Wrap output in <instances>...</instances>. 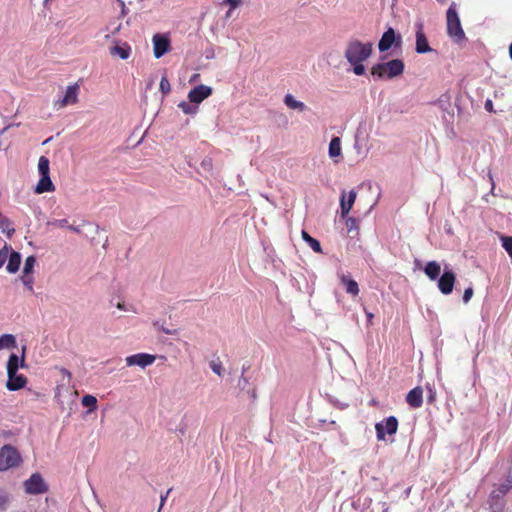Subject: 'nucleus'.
Segmentation results:
<instances>
[{
    "instance_id": "obj_24",
    "label": "nucleus",
    "mask_w": 512,
    "mask_h": 512,
    "mask_svg": "<svg viewBox=\"0 0 512 512\" xmlns=\"http://www.w3.org/2000/svg\"><path fill=\"white\" fill-rule=\"evenodd\" d=\"M16 346V337L13 334H3L0 337V351L4 349H14Z\"/></svg>"
},
{
    "instance_id": "obj_33",
    "label": "nucleus",
    "mask_w": 512,
    "mask_h": 512,
    "mask_svg": "<svg viewBox=\"0 0 512 512\" xmlns=\"http://www.w3.org/2000/svg\"><path fill=\"white\" fill-rule=\"evenodd\" d=\"M81 403L85 407H89L90 411L94 410L97 405V399L93 395H85L81 399Z\"/></svg>"
},
{
    "instance_id": "obj_51",
    "label": "nucleus",
    "mask_w": 512,
    "mask_h": 512,
    "mask_svg": "<svg viewBox=\"0 0 512 512\" xmlns=\"http://www.w3.org/2000/svg\"><path fill=\"white\" fill-rule=\"evenodd\" d=\"M117 308L120 309V310H124V311L128 310L126 308L125 304L124 303H120V302L117 304Z\"/></svg>"
},
{
    "instance_id": "obj_17",
    "label": "nucleus",
    "mask_w": 512,
    "mask_h": 512,
    "mask_svg": "<svg viewBox=\"0 0 512 512\" xmlns=\"http://www.w3.org/2000/svg\"><path fill=\"white\" fill-rule=\"evenodd\" d=\"M55 190V186L50 178V176H41L36 187L35 193L42 194L45 192H53Z\"/></svg>"
},
{
    "instance_id": "obj_12",
    "label": "nucleus",
    "mask_w": 512,
    "mask_h": 512,
    "mask_svg": "<svg viewBox=\"0 0 512 512\" xmlns=\"http://www.w3.org/2000/svg\"><path fill=\"white\" fill-rule=\"evenodd\" d=\"M170 50V41L169 39L161 34H156L153 36V52L155 58H161L165 53Z\"/></svg>"
},
{
    "instance_id": "obj_31",
    "label": "nucleus",
    "mask_w": 512,
    "mask_h": 512,
    "mask_svg": "<svg viewBox=\"0 0 512 512\" xmlns=\"http://www.w3.org/2000/svg\"><path fill=\"white\" fill-rule=\"evenodd\" d=\"M35 264H36V258H35V256H33V255L28 256V257L26 258V260H25L24 268H23L22 274L32 275Z\"/></svg>"
},
{
    "instance_id": "obj_35",
    "label": "nucleus",
    "mask_w": 512,
    "mask_h": 512,
    "mask_svg": "<svg viewBox=\"0 0 512 512\" xmlns=\"http://www.w3.org/2000/svg\"><path fill=\"white\" fill-rule=\"evenodd\" d=\"M46 225L47 226L57 227V228L68 227V219H66V218H64V219H52V220L47 221Z\"/></svg>"
},
{
    "instance_id": "obj_27",
    "label": "nucleus",
    "mask_w": 512,
    "mask_h": 512,
    "mask_svg": "<svg viewBox=\"0 0 512 512\" xmlns=\"http://www.w3.org/2000/svg\"><path fill=\"white\" fill-rule=\"evenodd\" d=\"M0 230L8 237H11L15 233L12 222L4 215L0 216Z\"/></svg>"
},
{
    "instance_id": "obj_6",
    "label": "nucleus",
    "mask_w": 512,
    "mask_h": 512,
    "mask_svg": "<svg viewBox=\"0 0 512 512\" xmlns=\"http://www.w3.org/2000/svg\"><path fill=\"white\" fill-rule=\"evenodd\" d=\"M402 44V36L399 33L389 27L382 35L379 43L378 49L380 52L388 51L393 45L395 48H399Z\"/></svg>"
},
{
    "instance_id": "obj_34",
    "label": "nucleus",
    "mask_w": 512,
    "mask_h": 512,
    "mask_svg": "<svg viewBox=\"0 0 512 512\" xmlns=\"http://www.w3.org/2000/svg\"><path fill=\"white\" fill-rule=\"evenodd\" d=\"M23 285L27 288V290L31 293L34 292L33 285H34V277L32 275L28 274H22L20 277Z\"/></svg>"
},
{
    "instance_id": "obj_43",
    "label": "nucleus",
    "mask_w": 512,
    "mask_h": 512,
    "mask_svg": "<svg viewBox=\"0 0 512 512\" xmlns=\"http://www.w3.org/2000/svg\"><path fill=\"white\" fill-rule=\"evenodd\" d=\"M8 258V251L7 249H3L0 251V268L3 266V264L6 262Z\"/></svg>"
},
{
    "instance_id": "obj_7",
    "label": "nucleus",
    "mask_w": 512,
    "mask_h": 512,
    "mask_svg": "<svg viewBox=\"0 0 512 512\" xmlns=\"http://www.w3.org/2000/svg\"><path fill=\"white\" fill-rule=\"evenodd\" d=\"M398 420L394 416L387 417L384 421L376 423L375 430L378 440H385V435H393L397 432Z\"/></svg>"
},
{
    "instance_id": "obj_36",
    "label": "nucleus",
    "mask_w": 512,
    "mask_h": 512,
    "mask_svg": "<svg viewBox=\"0 0 512 512\" xmlns=\"http://www.w3.org/2000/svg\"><path fill=\"white\" fill-rule=\"evenodd\" d=\"M211 370L217 374L218 376H221L222 375V372H223V366H222V363L218 360H213L210 362L209 364Z\"/></svg>"
},
{
    "instance_id": "obj_9",
    "label": "nucleus",
    "mask_w": 512,
    "mask_h": 512,
    "mask_svg": "<svg viewBox=\"0 0 512 512\" xmlns=\"http://www.w3.org/2000/svg\"><path fill=\"white\" fill-rule=\"evenodd\" d=\"M416 26V46L415 50L419 54L431 52L432 49L428 43L427 37L424 33V25L422 22H417Z\"/></svg>"
},
{
    "instance_id": "obj_53",
    "label": "nucleus",
    "mask_w": 512,
    "mask_h": 512,
    "mask_svg": "<svg viewBox=\"0 0 512 512\" xmlns=\"http://www.w3.org/2000/svg\"><path fill=\"white\" fill-rule=\"evenodd\" d=\"M509 56L512 60V43L510 44V47H509Z\"/></svg>"
},
{
    "instance_id": "obj_22",
    "label": "nucleus",
    "mask_w": 512,
    "mask_h": 512,
    "mask_svg": "<svg viewBox=\"0 0 512 512\" xmlns=\"http://www.w3.org/2000/svg\"><path fill=\"white\" fill-rule=\"evenodd\" d=\"M21 264V254L19 252H11L8 258L7 271L9 273H16L19 270Z\"/></svg>"
},
{
    "instance_id": "obj_18",
    "label": "nucleus",
    "mask_w": 512,
    "mask_h": 512,
    "mask_svg": "<svg viewBox=\"0 0 512 512\" xmlns=\"http://www.w3.org/2000/svg\"><path fill=\"white\" fill-rule=\"evenodd\" d=\"M110 54L112 56H118L122 60H126L131 54V47L127 43L115 45L110 48Z\"/></svg>"
},
{
    "instance_id": "obj_2",
    "label": "nucleus",
    "mask_w": 512,
    "mask_h": 512,
    "mask_svg": "<svg viewBox=\"0 0 512 512\" xmlns=\"http://www.w3.org/2000/svg\"><path fill=\"white\" fill-rule=\"evenodd\" d=\"M372 53L371 43H362L358 40L351 41L345 51V58L349 63L364 62Z\"/></svg>"
},
{
    "instance_id": "obj_19",
    "label": "nucleus",
    "mask_w": 512,
    "mask_h": 512,
    "mask_svg": "<svg viewBox=\"0 0 512 512\" xmlns=\"http://www.w3.org/2000/svg\"><path fill=\"white\" fill-rule=\"evenodd\" d=\"M440 272L441 266L436 261H429L424 268V273L432 281L439 278Z\"/></svg>"
},
{
    "instance_id": "obj_11",
    "label": "nucleus",
    "mask_w": 512,
    "mask_h": 512,
    "mask_svg": "<svg viewBox=\"0 0 512 512\" xmlns=\"http://www.w3.org/2000/svg\"><path fill=\"white\" fill-rule=\"evenodd\" d=\"M213 92L210 86L198 85L190 90L188 93V99L191 103L199 104L206 98H208Z\"/></svg>"
},
{
    "instance_id": "obj_38",
    "label": "nucleus",
    "mask_w": 512,
    "mask_h": 512,
    "mask_svg": "<svg viewBox=\"0 0 512 512\" xmlns=\"http://www.w3.org/2000/svg\"><path fill=\"white\" fill-rule=\"evenodd\" d=\"M363 62H358V63H350L351 65H353V71L356 75H363L365 73V67L364 65L362 64Z\"/></svg>"
},
{
    "instance_id": "obj_39",
    "label": "nucleus",
    "mask_w": 512,
    "mask_h": 512,
    "mask_svg": "<svg viewBox=\"0 0 512 512\" xmlns=\"http://www.w3.org/2000/svg\"><path fill=\"white\" fill-rule=\"evenodd\" d=\"M154 327H156L158 330H161L163 333L167 334V335H174L176 334V330H171V329H167L165 328V326H162L160 325V323L158 321L154 322L153 323Z\"/></svg>"
},
{
    "instance_id": "obj_57",
    "label": "nucleus",
    "mask_w": 512,
    "mask_h": 512,
    "mask_svg": "<svg viewBox=\"0 0 512 512\" xmlns=\"http://www.w3.org/2000/svg\"><path fill=\"white\" fill-rule=\"evenodd\" d=\"M2 215V213L0 212V216Z\"/></svg>"
},
{
    "instance_id": "obj_47",
    "label": "nucleus",
    "mask_w": 512,
    "mask_h": 512,
    "mask_svg": "<svg viewBox=\"0 0 512 512\" xmlns=\"http://www.w3.org/2000/svg\"><path fill=\"white\" fill-rule=\"evenodd\" d=\"M17 371L18 370H7L8 380H12L14 377L19 376L20 374H18Z\"/></svg>"
},
{
    "instance_id": "obj_40",
    "label": "nucleus",
    "mask_w": 512,
    "mask_h": 512,
    "mask_svg": "<svg viewBox=\"0 0 512 512\" xmlns=\"http://www.w3.org/2000/svg\"><path fill=\"white\" fill-rule=\"evenodd\" d=\"M473 293L474 291L472 287L466 288L463 294V302L468 303L471 300Z\"/></svg>"
},
{
    "instance_id": "obj_1",
    "label": "nucleus",
    "mask_w": 512,
    "mask_h": 512,
    "mask_svg": "<svg viewBox=\"0 0 512 512\" xmlns=\"http://www.w3.org/2000/svg\"><path fill=\"white\" fill-rule=\"evenodd\" d=\"M404 72V62L400 59H393L388 62L375 64L371 68L372 76L383 79V78H394L402 75Z\"/></svg>"
},
{
    "instance_id": "obj_28",
    "label": "nucleus",
    "mask_w": 512,
    "mask_h": 512,
    "mask_svg": "<svg viewBox=\"0 0 512 512\" xmlns=\"http://www.w3.org/2000/svg\"><path fill=\"white\" fill-rule=\"evenodd\" d=\"M49 159L46 156H41L38 161V171L40 176H50Z\"/></svg>"
},
{
    "instance_id": "obj_10",
    "label": "nucleus",
    "mask_w": 512,
    "mask_h": 512,
    "mask_svg": "<svg viewBox=\"0 0 512 512\" xmlns=\"http://www.w3.org/2000/svg\"><path fill=\"white\" fill-rule=\"evenodd\" d=\"M155 359V355L147 353H138L126 357V364L128 366H139L141 368H145L147 366L152 365Z\"/></svg>"
},
{
    "instance_id": "obj_46",
    "label": "nucleus",
    "mask_w": 512,
    "mask_h": 512,
    "mask_svg": "<svg viewBox=\"0 0 512 512\" xmlns=\"http://www.w3.org/2000/svg\"><path fill=\"white\" fill-rule=\"evenodd\" d=\"M17 371L18 370H7L8 380H12L14 377L19 376L20 374H18Z\"/></svg>"
},
{
    "instance_id": "obj_37",
    "label": "nucleus",
    "mask_w": 512,
    "mask_h": 512,
    "mask_svg": "<svg viewBox=\"0 0 512 512\" xmlns=\"http://www.w3.org/2000/svg\"><path fill=\"white\" fill-rule=\"evenodd\" d=\"M171 90V85L166 76H163L160 81V91L163 94H168Z\"/></svg>"
},
{
    "instance_id": "obj_23",
    "label": "nucleus",
    "mask_w": 512,
    "mask_h": 512,
    "mask_svg": "<svg viewBox=\"0 0 512 512\" xmlns=\"http://www.w3.org/2000/svg\"><path fill=\"white\" fill-rule=\"evenodd\" d=\"M341 282L345 286V290L348 294H351L353 296L358 295L359 287H358V283L355 280L350 279L349 277H347L345 275H342Z\"/></svg>"
},
{
    "instance_id": "obj_49",
    "label": "nucleus",
    "mask_w": 512,
    "mask_h": 512,
    "mask_svg": "<svg viewBox=\"0 0 512 512\" xmlns=\"http://www.w3.org/2000/svg\"><path fill=\"white\" fill-rule=\"evenodd\" d=\"M492 107H493V106H492V101H491V100H487V101L485 102V108H486V110H488V111H492Z\"/></svg>"
},
{
    "instance_id": "obj_5",
    "label": "nucleus",
    "mask_w": 512,
    "mask_h": 512,
    "mask_svg": "<svg viewBox=\"0 0 512 512\" xmlns=\"http://www.w3.org/2000/svg\"><path fill=\"white\" fill-rule=\"evenodd\" d=\"M23 485L25 492L30 495L44 494L48 491V485L40 473H33Z\"/></svg>"
},
{
    "instance_id": "obj_21",
    "label": "nucleus",
    "mask_w": 512,
    "mask_h": 512,
    "mask_svg": "<svg viewBox=\"0 0 512 512\" xmlns=\"http://www.w3.org/2000/svg\"><path fill=\"white\" fill-rule=\"evenodd\" d=\"M26 384L27 378L24 375L20 374L19 376L14 377L12 380H7L6 388L9 391H17L24 388Z\"/></svg>"
},
{
    "instance_id": "obj_30",
    "label": "nucleus",
    "mask_w": 512,
    "mask_h": 512,
    "mask_svg": "<svg viewBox=\"0 0 512 512\" xmlns=\"http://www.w3.org/2000/svg\"><path fill=\"white\" fill-rule=\"evenodd\" d=\"M345 218H346L345 224H346L348 233H353L355 236H357L359 234L358 221L354 217H348V215Z\"/></svg>"
},
{
    "instance_id": "obj_55",
    "label": "nucleus",
    "mask_w": 512,
    "mask_h": 512,
    "mask_svg": "<svg viewBox=\"0 0 512 512\" xmlns=\"http://www.w3.org/2000/svg\"><path fill=\"white\" fill-rule=\"evenodd\" d=\"M251 396H252L253 398H255V397H256V394H255V391H254V390H252V391H251Z\"/></svg>"
},
{
    "instance_id": "obj_14",
    "label": "nucleus",
    "mask_w": 512,
    "mask_h": 512,
    "mask_svg": "<svg viewBox=\"0 0 512 512\" xmlns=\"http://www.w3.org/2000/svg\"><path fill=\"white\" fill-rule=\"evenodd\" d=\"M356 191L355 190H351L348 194H346V192H342L341 194V198H340V206H341V216L343 218H345L350 210L352 209L353 207V204L355 202V199H356Z\"/></svg>"
},
{
    "instance_id": "obj_20",
    "label": "nucleus",
    "mask_w": 512,
    "mask_h": 512,
    "mask_svg": "<svg viewBox=\"0 0 512 512\" xmlns=\"http://www.w3.org/2000/svg\"><path fill=\"white\" fill-rule=\"evenodd\" d=\"M283 101L290 109L297 110L299 112L307 110V106L303 102L296 100L292 94H286Z\"/></svg>"
},
{
    "instance_id": "obj_16",
    "label": "nucleus",
    "mask_w": 512,
    "mask_h": 512,
    "mask_svg": "<svg viewBox=\"0 0 512 512\" xmlns=\"http://www.w3.org/2000/svg\"><path fill=\"white\" fill-rule=\"evenodd\" d=\"M407 403L412 408H419L423 404V390L421 387H415L410 390L406 396Z\"/></svg>"
},
{
    "instance_id": "obj_54",
    "label": "nucleus",
    "mask_w": 512,
    "mask_h": 512,
    "mask_svg": "<svg viewBox=\"0 0 512 512\" xmlns=\"http://www.w3.org/2000/svg\"><path fill=\"white\" fill-rule=\"evenodd\" d=\"M367 317H368L369 319H371V318H373V314H372V313H367Z\"/></svg>"
},
{
    "instance_id": "obj_52",
    "label": "nucleus",
    "mask_w": 512,
    "mask_h": 512,
    "mask_svg": "<svg viewBox=\"0 0 512 512\" xmlns=\"http://www.w3.org/2000/svg\"><path fill=\"white\" fill-rule=\"evenodd\" d=\"M232 10H233V9H231V8H230V9L226 12V15H225V17H226V18L231 17V15H232Z\"/></svg>"
},
{
    "instance_id": "obj_13",
    "label": "nucleus",
    "mask_w": 512,
    "mask_h": 512,
    "mask_svg": "<svg viewBox=\"0 0 512 512\" xmlns=\"http://www.w3.org/2000/svg\"><path fill=\"white\" fill-rule=\"evenodd\" d=\"M79 85L73 84L67 87L62 99L55 102V107L63 108L67 105L75 104L78 101Z\"/></svg>"
},
{
    "instance_id": "obj_32",
    "label": "nucleus",
    "mask_w": 512,
    "mask_h": 512,
    "mask_svg": "<svg viewBox=\"0 0 512 512\" xmlns=\"http://www.w3.org/2000/svg\"><path fill=\"white\" fill-rule=\"evenodd\" d=\"M178 107L187 115H194L198 111V107L195 105H191L186 101H182L179 103Z\"/></svg>"
},
{
    "instance_id": "obj_48",
    "label": "nucleus",
    "mask_w": 512,
    "mask_h": 512,
    "mask_svg": "<svg viewBox=\"0 0 512 512\" xmlns=\"http://www.w3.org/2000/svg\"><path fill=\"white\" fill-rule=\"evenodd\" d=\"M488 177H489V180L491 182V193H493V191L495 189V183H494V179H493V176H492L491 172L488 173Z\"/></svg>"
},
{
    "instance_id": "obj_29",
    "label": "nucleus",
    "mask_w": 512,
    "mask_h": 512,
    "mask_svg": "<svg viewBox=\"0 0 512 512\" xmlns=\"http://www.w3.org/2000/svg\"><path fill=\"white\" fill-rule=\"evenodd\" d=\"M11 501V495L6 490L0 488V511H6Z\"/></svg>"
},
{
    "instance_id": "obj_44",
    "label": "nucleus",
    "mask_w": 512,
    "mask_h": 512,
    "mask_svg": "<svg viewBox=\"0 0 512 512\" xmlns=\"http://www.w3.org/2000/svg\"><path fill=\"white\" fill-rule=\"evenodd\" d=\"M60 373L63 376V380L67 379V382L69 383L72 378V374L70 373V371H68L66 368H60Z\"/></svg>"
},
{
    "instance_id": "obj_15",
    "label": "nucleus",
    "mask_w": 512,
    "mask_h": 512,
    "mask_svg": "<svg viewBox=\"0 0 512 512\" xmlns=\"http://www.w3.org/2000/svg\"><path fill=\"white\" fill-rule=\"evenodd\" d=\"M26 346L22 347L21 356L12 353L9 356L6 369L7 370H18L25 366V355H26Z\"/></svg>"
},
{
    "instance_id": "obj_8",
    "label": "nucleus",
    "mask_w": 512,
    "mask_h": 512,
    "mask_svg": "<svg viewBox=\"0 0 512 512\" xmlns=\"http://www.w3.org/2000/svg\"><path fill=\"white\" fill-rule=\"evenodd\" d=\"M437 280L438 289L442 294L449 295L452 293L456 281L455 273L452 270L445 269Z\"/></svg>"
},
{
    "instance_id": "obj_4",
    "label": "nucleus",
    "mask_w": 512,
    "mask_h": 512,
    "mask_svg": "<svg viewBox=\"0 0 512 512\" xmlns=\"http://www.w3.org/2000/svg\"><path fill=\"white\" fill-rule=\"evenodd\" d=\"M22 462V457L12 445H4L0 449V472L17 467Z\"/></svg>"
},
{
    "instance_id": "obj_41",
    "label": "nucleus",
    "mask_w": 512,
    "mask_h": 512,
    "mask_svg": "<svg viewBox=\"0 0 512 512\" xmlns=\"http://www.w3.org/2000/svg\"><path fill=\"white\" fill-rule=\"evenodd\" d=\"M249 385V381H248V378L245 377L244 375H242L240 378H239V381H238V387L241 389V390H245Z\"/></svg>"
},
{
    "instance_id": "obj_50",
    "label": "nucleus",
    "mask_w": 512,
    "mask_h": 512,
    "mask_svg": "<svg viewBox=\"0 0 512 512\" xmlns=\"http://www.w3.org/2000/svg\"><path fill=\"white\" fill-rule=\"evenodd\" d=\"M68 228L75 233H80V228L77 226H68Z\"/></svg>"
},
{
    "instance_id": "obj_42",
    "label": "nucleus",
    "mask_w": 512,
    "mask_h": 512,
    "mask_svg": "<svg viewBox=\"0 0 512 512\" xmlns=\"http://www.w3.org/2000/svg\"><path fill=\"white\" fill-rule=\"evenodd\" d=\"M223 4L229 5L231 9H234L242 4V0H224Z\"/></svg>"
},
{
    "instance_id": "obj_25",
    "label": "nucleus",
    "mask_w": 512,
    "mask_h": 512,
    "mask_svg": "<svg viewBox=\"0 0 512 512\" xmlns=\"http://www.w3.org/2000/svg\"><path fill=\"white\" fill-rule=\"evenodd\" d=\"M341 139L339 137H333L329 143V156L335 159L341 155Z\"/></svg>"
},
{
    "instance_id": "obj_56",
    "label": "nucleus",
    "mask_w": 512,
    "mask_h": 512,
    "mask_svg": "<svg viewBox=\"0 0 512 512\" xmlns=\"http://www.w3.org/2000/svg\"><path fill=\"white\" fill-rule=\"evenodd\" d=\"M6 130H7V127L3 128V130L1 131V134H3Z\"/></svg>"
},
{
    "instance_id": "obj_3",
    "label": "nucleus",
    "mask_w": 512,
    "mask_h": 512,
    "mask_svg": "<svg viewBox=\"0 0 512 512\" xmlns=\"http://www.w3.org/2000/svg\"><path fill=\"white\" fill-rule=\"evenodd\" d=\"M447 16V33L450 38L456 43H461L466 40L465 33L462 29L460 18L454 7L451 5L446 13Z\"/></svg>"
},
{
    "instance_id": "obj_45",
    "label": "nucleus",
    "mask_w": 512,
    "mask_h": 512,
    "mask_svg": "<svg viewBox=\"0 0 512 512\" xmlns=\"http://www.w3.org/2000/svg\"><path fill=\"white\" fill-rule=\"evenodd\" d=\"M171 492V489H168L167 492L164 494V495H161L160 497V506H159V509H158V512L161 511L162 507L164 506V503L169 495V493Z\"/></svg>"
},
{
    "instance_id": "obj_26",
    "label": "nucleus",
    "mask_w": 512,
    "mask_h": 512,
    "mask_svg": "<svg viewBox=\"0 0 512 512\" xmlns=\"http://www.w3.org/2000/svg\"><path fill=\"white\" fill-rule=\"evenodd\" d=\"M303 240L311 247V249L316 253H322V248L320 242L309 235V233L305 230L301 232Z\"/></svg>"
}]
</instances>
